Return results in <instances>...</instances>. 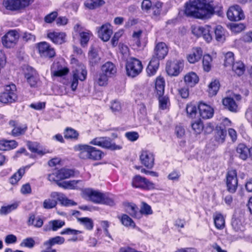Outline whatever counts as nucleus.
<instances>
[{
	"label": "nucleus",
	"mask_w": 252,
	"mask_h": 252,
	"mask_svg": "<svg viewBox=\"0 0 252 252\" xmlns=\"http://www.w3.org/2000/svg\"><path fill=\"white\" fill-rule=\"evenodd\" d=\"M211 28L210 26H207L206 27H198L195 28L192 32L194 34H195L197 36L200 37L203 36L205 34H207L210 32Z\"/></svg>",
	"instance_id": "nucleus-44"
},
{
	"label": "nucleus",
	"mask_w": 252,
	"mask_h": 252,
	"mask_svg": "<svg viewBox=\"0 0 252 252\" xmlns=\"http://www.w3.org/2000/svg\"><path fill=\"white\" fill-rule=\"evenodd\" d=\"M214 219V223L217 228L222 229L224 227L225 220L224 217L221 214H216Z\"/></svg>",
	"instance_id": "nucleus-41"
},
{
	"label": "nucleus",
	"mask_w": 252,
	"mask_h": 252,
	"mask_svg": "<svg viewBox=\"0 0 252 252\" xmlns=\"http://www.w3.org/2000/svg\"><path fill=\"white\" fill-rule=\"evenodd\" d=\"M105 3L103 0H87L85 3V6L90 9H94L103 5Z\"/></svg>",
	"instance_id": "nucleus-38"
},
{
	"label": "nucleus",
	"mask_w": 252,
	"mask_h": 252,
	"mask_svg": "<svg viewBox=\"0 0 252 252\" xmlns=\"http://www.w3.org/2000/svg\"><path fill=\"white\" fill-rule=\"evenodd\" d=\"M65 225V222L60 220H55L49 222V230L57 231Z\"/></svg>",
	"instance_id": "nucleus-39"
},
{
	"label": "nucleus",
	"mask_w": 252,
	"mask_h": 252,
	"mask_svg": "<svg viewBox=\"0 0 252 252\" xmlns=\"http://www.w3.org/2000/svg\"><path fill=\"white\" fill-rule=\"evenodd\" d=\"M58 13L56 11L52 12L45 17L44 21L47 23H51L57 17Z\"/></svg>",
	"instance_id": "nucleus-64"
},
{
	"label": "nucleus",
	"mask_w": 252,
	"mask_h": 252,
	"mask_svg": "<svg viewBox=\"0 0 252 252\" xmlns=\"http://www.w3.org/2000/svg\"><path fill=\"white\" fill-rule=\"evenodd\" d=\"M165 82L163 78L158 77L155 82V88L158 96L163 95L164 92Z\"/></svg>",
	"instance_id": "nucleus-36"
},
{
	"label": "nucleus",
	"mask_w": 252,
	"mask_h": 252,
	"mask_svg": "<svg viewBox=\"0 0 252 252\" xmlns=\"http://www.w3.org/2000/svg\"><path fill=\"white\" fill-rule=\"evenodd\" d=\"M153 5L150 0H143L141 3V8L146 12L149 11L152 9Z\"/></svg>",
	"instance_id": "nucleus-63"
},
{
	"label": "nucleus",
	"mask_w": 252,
	"mask_h": 252,
	"mask_svg": "<svg viewBox=\"0 0 252 252\" xmlns=\"http://www.w3.org/2000/svg\"><path fill=\"white\" fill-rule=\"evenodd\" d=\"M47 241L53 246L55 245H61L63 244L65 242V239L63 237L57 236L54 237L50 238Z\"/></svg>",
	"instance_id": "nucleus-54"
},
{
	"label": "nucleus",
	"mask_w": 252,
	"mask_h": 252,
	"mask_svg": "<svg viewBox=\"0 0 252 252\" xmlns=\"http://www.w3.org/2000/svg\"><path fill=\"white\" fill-rule=\"evenodd\" d=\"M47 37L54 43L62 44L65 42L66 34L63 32H49Z\"/></svg>",
	"instance_id": "nucleus-23"
},
{
	"label": "nucleus",
	"mask_w": 252,
	"mask_h": 252,
	"mask_svg": "<svg viewBox=\"0 0 252 252\" xmlns=\"http://www.w3.org/2000/svg\"><path fill=\"white\" fill-rule=\"evenodd\" d=\"M126 69L127 75L133 78L142 72L143 65L139 60L131 57L127 60Z\"/></svg>",
	"instance_id": "nucleus-5"
},
{
	"label": "nucleus",
	"mask_w": 252,
	"mask_h": 252,
	"mask_svg": "<svg viewBox=\"0 0 252 252\" xmlns=\"http://www.w3.org/2000/svg\"><path fill=\"white\" fill-rule=\"evenodd\" d=\"M27 146L29 149L32 153H36L40 155H43L46 153L38 149L39 144L37 142H32L28 141L27 142Z\"/></svg>",
	"instance_id": "nucleus-43"
},
{
	"label": "nucleus",
	"mask_w": 252,
	"mask_h": 252,
	"mask_svg": "<svg viewBox=\"0 0 252 252\" xmlns=\"http://www.w3.org/2000/svg\"><path fill=\"white\" fill-rule=\"evenodd\" d=\"M80 152L79 154L80 158L86 159H90L93 160H98L102 158L103 153L96 148L86 145H80Z\"/></svg>",
	"instance_id": "nucleus-3"
},
{
	"label": "nucleus",
	"mask_w": 252,
	"mask_h": 252,
	"mask_svg": "<svg viewBox=\"0 0 252 252\" xmlns=\"http://www.w3.org/2000/svg\"><path fill=\"white\" fill-rule=\"evenodd\" d=\"M186 111L188 116L191 118L195 117L197 113L196 106L193 104H189L186 107Z\"/></svg>",
	"instance_id": "nucleus-55"
},
{
	"label": "nucleus",
	"mask_w": 252,
	"mask_h": 252,
	"mask_svg": "<svg viewBox=\"0 0 252 252\" xmlns=\"http://www.w3.org/2000/svg\"><path fill=\"white\" fill-rule=\"evenodd\" d=\"M227 131L225 128L221 126H217L215 135V140L219 144L223 143L225 139Z\"/></svg>",
	"instance_id": "nucleus-31"
},
{
	"label": "nucleus",
	"mask_w": 252,
	"mask_h": 252,
	"mask_svg": "<svg viewBox=\"0 0 252 252\" xmlns=\"http://www.w3.org/2000/svg\"><path fill=\"white\" fill-rule=\"evenodd\" d=\"M112 33V27L109 23L102 25L98 30V37L105 42L110 39Z\"/></svg>",
	"instance_id": "nucleus-20"
},
{
	"label": "nucleus",
	"mask_w": 252,
	"mask_h": 252,
	"mask_svg": "<svg viewBox=\"0 0 252 252\" xmlns=\"http://www.w3.org/2000/svg\"><path fill=\"white\" fill-rule=\"evenodd\" d=\"M74 172L73 170L66 168H62L55 173L48 175L50 181L62 180L73 176Z\"/></svg>",
	"instance_id": "nucleus-12"
},
{
	"label": "nucleus",
	"mask_w": 252,
	"mask_h": 252,
	"mask_svg": "<svg viewBox=\"0 0 252 252\" xmlns=\"http://www.w3.org/2000/svg\"><path fill=\"white\" fill-rule=\"evenodd\" d=\"M212 61V58L209 55H205L203 56L202 64L203 69L205 71L209 72L210 70Z\"/></svg>",
	"instance_id": "nucleus-46"
},
{
	"label": "nucleus",
	"mask_w": 252,
	"mask_h": 252,
	"mask_svg": "<svg viewBox=\"0 0 252 252\" xmlns=\"http://www.w3.org/2000/svg\"><path fill=\"white\" fill-rule=\"evenodd\" d=\"M226 31L220 25H217L215 29L216 39L218 41L223 42L225 40Z\"/></svg>",
	"instance_id": "nucleus-35"
},
{
	"label": "nucleus",
	"mask_w": 252,
	"mask_h": 252,
	"mask_svg": "<svg viewBox=\"0 0 252 252\" xmlns=\"http://www.w3.org/2000/svg\"><path fill=\"white\" fill-rule=\"evenodd\" d=\"M122 223L126 226L134 227L135 224L133 220L127 215L124 214L121 217H119Z\"/></svg>",
	"instance_id": "nucleus-48"
},
{
	"label": "nucleus",
	"mask_w": 252,
	"mask_h": 252,
	"mask_svg": "<svg viewBox=\"0 0 252 252\" xmlns=\"http://www.w3.org/2000/svg\"><path fill=\"white\" fill-rule=\"evenodd\" d=\"M52 246L48 241H45L41 246L42 249L40 252H57L56 250L52 248Z\"/></svg>",
	"instance_id": "nucleus-58"
},
{
	"label": "nucleus",
	"mask_w": 252,
	"mask_h": 252,
	"mask_svg": "<svg viewBox=\"0 0 252 252\" xmlns=\"http://www.w3.org/2000/svg\"><path fill=\"white\" fill-rule=\"evenodd\" d=\"M80 43L82 46L85 47L90 40V35L89 32H82L80 33Z\"/></svg>",
	"instance_id": "nucleus-59"
},
{
	"label": "nucleus",
	"mask_w": 252,
	"mask_h": 252,
	"mask_svg": "<svg viewBox=\"0 0 252 252\" xmlns=\"http://www.w3.org/2000/svg\"><path fill=\"white\" fill-rule=\"evenodd\" d=\"M203 55V51L201 48H193L191 52L187 56L188 61L190 63H194L199 61Z\"/></svg>",
	"instance_id": "nucleus-28"
},
{
	"label": "nucleus",
	"mask_w": 252,
	"mask_h": 252,
	"mask_svg": "<svg viewBox=\"0 0 252 252\" xmlns=\"http://www.w3.org/2000/svg\"><path fill=\"white\" fill-rule=\"evenodd\" d=\"M191 128L196 134H200L203 129V125L200 120L191 123Z\"/></svg>",
	"instance_id": "nucleus-50"
},
{
	"label": "nucleus",
	"mask_w": 252,
	"mask_h": 252,
	"mask_svg": "<svg viewBox=\"0 0 252 252\" xmlns=\"http://www.w3.org/2000/svg\"><path fill=\"white\" fill-rule=\"evenodd\" d=\"M232 69L233 71L239 76L242 75L246 70L245 66L241 61H237L233 63Z\"/></svg>",
	"instance_id": "nucleus-34"
},
{
	"label": "nucleus",
	"mask_w": 252,
	"mask_h": 252,
	"mask_svg": "<svg viewBox=\"0 0 252 252\" xmlns=\"http://www.w3.org/2000/svg\"><path fill=\"white\" fill-rule=\"evenodd\" d=\"M139 213L140 214V217L142 215H149L153 214V211L151 207L147 203L145 202L142 203V206L141 207Z\"/></svg>",
	"instance_id": "nucleus-49"
},
{
	"label": "nucleus",
	"mask_w": 252,
	"mask_h": 252,
	"mask_svg": "<svg viewBox=\"0 0 252 252\" xmlns=\"http://www.w3.org/2000/svg\"><path fill=\"white\" fill-rule=\"evenodd\" d=\"M214 12V8L208 0H194L185 5V14L188 17L206 19Z\"/></svg>",
	"instance_id": "nucleus-1"
},
{
	"label": "nucleus",
	"mask_w": 252,
	"mask_h": 252,
	"mask_svg": "<svg viewBox=\"0 0 252 252\" xmlns=\"http://www.w3.org/2000/svg\"><path fill=\"white\" fill-rule=\"evenodd\" d=\"M27 70L28 72L25 73V76L28 83L31 87H37L39 82V78L36 71L31 67H28Z\"/></svg>",
	"instance_id": "nucleus-22"
},
{
	"label": "nucleus",
	"mask_w": 252,
	"mask_h": 252,
	"mask_svg": "<svg viewBox=\"0 0 252 252\" xmlns=\"http://www.w3.org/2000/svg\"><path fill=\"white\" fill-rule=\"evenodd\" d=\"M25 174V169L20 168L18 171L14 174L9 179V182L12 185L16 184Z\"/></svg>",
	"instance_id": "nucleus-42"
},
{
	"label": "nucleus",
	"mask_w": 252,
	"mask_h": 252,
	"mask_svg": "<svg viewBox=\"0 0 252 252\" xmlns=\"http://www.w3.org/2000/svg\"><path fill=\"white\" fill-rule=\"evenodd\" d=\"M222 104L225 108L231 112L238 111V106L235 100L231 97H226L222 99Z\"/></svg>",
	"instance_id": "nucleus-29"
},
{
	"label": "nucleus",
	"mask_w": 252,
	"mask_h": 252,
	"mask_svg": "<svg viewBox=\"0 0 252 252\" xmlns=\"http://www.w3.org/2000/svg\"><path fill=\"white\" fill-rule=\"evenodd\" d=\"M226 179L227 190L231 193H234L236 191L238 186L236 171L235 170L228 171Z\"/></svg>",
	"instance_id": "nucleus-10"
},
{
	"label": "nucleus",
	"mask_w": 252,
	"mask_h": 252,
	"mask_svg": "<svg viewBox=\"0 0 252 252\" xmlns=\"http://www.w3.org/2000/svg\"><path fill=\"white\" fill-rule=\"evenodd\" d=\"M159 64V62L157 59H151L146 69L149 76L154 75L156 73Z\"/></svg>",
	"instance_id": "nucleus-33"
},
{
	"label": "nucleus",
	"mask_w": 252,
	"mask_h": 252,
	"mask_svg": "<svg viewBox=\"0 0 252 252\" xmlns=\"http://www.w3.org/2000/svg\"><path fill=\"white\" fill-rule=\"evenodd\" d=\"M35 245V241L32 238L29 237L24 239L20 244L21 247L32 248Z\"/></svg>",
	"instance_id": "nucleus-57"
},
{
	"label": "nucleus",
	"mask_w": 252,
	"mask_h": 252,
	"mask_svg": "<svg viewBox=\"0 0 252 252\" xmlns=\"http://www.w3.org/2000/svg\"><path fill=\"white\" fill-rule=\"evenodd\" d=\"M73 78L71 84V88L72 91L76 90L78 85V80L84 81L87 75V70L86 66L82 63L78 64V66L72 71Z\"/></svg>",
	"instance_id": "nucleus-6"
},
{
	"label": "nucleus",
	"mask_w": 252,
	"mask_h": 252,
	"mask_svg": "<svg viewBox=\"0 0 252 252\" xmlns=\"http://www.w3.org/2000/svg\"><path fill=\"white\" fill-rule=\"evenodd\" d=\"M199 81V78L197 74L190 72L184 76V82L185 84L190 87H194Z\"/></svg>",
	"instance_id": "nucleus-30"
},
{
	"label": "nucleus",
	"mask_w": 252,
	"mask_h": 252,
	"mask_svg": "<svg viewBox=\"0 0 252 252\" xmlns=\"http://www.w3.org/2000/svg\"><path fill=\"white\" fill-rule=\"evenodd\" d=\"M84 192L91 201L96 204L101 203L103 193L89 189H86Z\"/></svg>",
	"instance_id": "nucleus-26"
},
{
	"label": "nucleus",
	"mask_w": 252,
	"mask_h": 252,
	"mask_svg": "<svg viewBox=\"0 0 252 252\" xmlns=\"http://www.w3.org/2000/svg\"><path fill=\"white\" fill-rule=\"evenodd\" d=\"M141 163L148 168H152L154 164V155L149 151H142L140 156Z\"/></svg>",
	"instance_id": "nucleus-18"
},
{
	"label": "nucleus",
	"mask_w": 252,
	"mask_h": 252,
	"mask_svg": "<svg viewBox=\"0 0 252 252\" xmlns=\"http://www.w3.org/2000/svg\"><path fill=\"white\" fill-rule=\"evenodd\" d=\"M168 53V48L166 45L163 42L158 43L154 49L152 59L160 60L163 59Z\"/></svg>",
	"instance_id": "nucleus-17"
},
{
	"label": "nucleus",
	"mask_w": 252,
	"mask_h": 252,
	"mask_svg": "<svg viewBox=\"0 0 252 252\" xmlns=\"http://www.w3.org/2000/svg\"><path fill=\"white\" fill-rule=\"evenodd\" d=\"M90 144L99 146L103 148L112 150H119L121 149L120 146L112 142V140L108 137H97L92 139Z\"/></svg>",
	"instance_id": "nucleus-9"
},
{
	"label": "nucleus",
	"mask_w": 252,
	"mask_h": 252,
	"mask_svg": "<svg viewBox=\"0 0 252 252\" xmlns=\"http://www.w3.org/2000/svg\"><path fill=\"white\" fill-rule=\"evenodd\" d=\"M90 65L92 66L98 65L101 61V58L95 50H91L89 54Z\"/></svg>",
	"instance_id": "nucleus-32"
},
{
	"label": "nucleus",
	"mask_w": 252,
	"mask_h": 252,
	"mask_svg": "<svg viewBox=\"0 0 252 252\" xmlns=\"http://www.w3.org/2000/svg\"><path fill=\"white\" fill-rule=\"evenodd\" d=\"M68 72V69L63 67L59 62L54 63L51 67V72L55 76L62 77L66 75Z\"/></svg>",
	"instance_id": "nucleus-25"
},
{
	"label": "nucleus",
	"mask_w": 252,
	"mask_h": 252,
	"mask_svg": "<svg viewBox=\"0 0 252 252\" xmlns=\"http://www.w3.org/2000/svg\"><path fill=\"white\" fill-rule=\"evenodd\" d=\"M19 38V34L16 30L8 32L1 39L2 44L7 48L13 47Z\"/></svg>",
	"instance_id": "nucleus-14"
},
{
	"label": "nucleus",
	"mask_w": 252,
	"mask_h": 252,
	"mask_svg": "<svg viewBox=\"0 0 252 252\" xmlns=\"http://www.w3.org/2000/svg\"><path fill=\"white\" fill-rule=\"evenodd\" d=\"M112 206L114 205V200L112 195L103 193L101 203Z\"/></svg>",
	"instance_id": "nucleus-52"
},
{
	"label": "nucleus",
	"mask_w": 252,
	"mask_h": 252,
	"mask_svg": "<svg viewBox=\"0 0 252 252\" xmlns=\"http://www.w3.org/2000/svg\"><path fill=\"white\" fill-rule=\"evenodd\" d=\"M227 16L228 19L232 21H238L245 17L241 8L238 5L231 6L228 9Z\"/></svg>",
	"instance_id": "nucleus-13"
},
{
	"label": "nucleus",
	"mask_w": 252,
	"mask_h": 252,
	"mask_svg": "<svg viewBox=\"0 0 252 252\" xmlns=\"http://www.w3.org/2000/svg\"><path fill=\"white\" fill-rule=\"evenodd\" d=\"M220 88V82L218 80H215L212 81L209 86V93L212 95H216Z\"/></svg>",
	"instance_id": "nucleus-47"
},
{
	"label": "nucleus",
	"mask_w": 252,
	"mask_h": 252,
	"mask_svg": "<svg viewBox=\"0 0 252 252\" xmlns=\"http://www.w3.org/2000/svg\"><path fill=\"white\" fill-rule=\"evenodd\" d=\"M50 196L51 198L46 199L43 202V207L45 209H51L55 208L57 205L58 201L65 206H74L77 204L76 202L68 199L63 193L61 192H52Z\"/></svg>",
	"instance_id": "nucleus-2"
},
{
	"label": "nucleus",
	"mask_w": 252,
	"mask_h": 252,
	"mask_svg": "<svg viewBox=\"0 0 252 252\" xmlns=\"http://www.w3.org/2000/svg\"><path fill=\"white\" fill-rule=\"evenodd\" d=\"M15 85L11 84L6 86L5 91L0 94V101L3 103H12L17 98Z\"/></svg>",
	"instance_id": "nucleus-7"
},
{
	"label": "nucleus",
	"mask_w": 252,
	"mask_h": 252,
	"mask_svg": "<svg viewBox=\"0 0 252 252\" xmlns=\"http://www.w3.org/2000/svg\"><path fill=\"white\" fill-rule=\"evenodd\" d=\"M132 185L135 188L145 189H150L155 188L154 183L140 175H136L133 178Z\"/></svg>",
	"instance_id": "nucleus-11"
},
{
	"label": "nucleus",
	"mask_w": 252,
	"mask_h": 252,
	"mask_svg": "<svg viewBox=\"0 0 252 252\" xmlns=\"http://www.w3.org/2000/svg\"><path fill=\"white\" fill-rule=\"evenodd\" d=\"M82 231L71 229L70 228H66L63 230L61 232L60 234L61 235H72L73 236H76L79 234L82 233Z\"/></svg>",
	"instance_id": "nucleus-60"
},
{
	"label": "nucleus",
	"mask_w": 252,
	"mask_h": 252,
	"mask_svg": "<svg viewBox=\"0 0 252 252\" xmlns=\"http://www.w3.org/2000/svg\"><path fill=\"white\" fill-rule=\"evenodd\" d=\"M9 125L13 127L11 131V135L14 137L24 135L28 129L26 125H22L15 120H10Z\"/></svg>",
	"instance_id": "nucleus-19"
},
{
	"label": "nucleus",
	"mask_w": 252,
	"mask_h": 252,
	"mask_svg": "<svg viewBox=\"0 0 252 252\" xmlns=\"http://www.w3.org/2000/svg\"><path fill=\"white\" fill-rule=\"evenodd\" d=\"M64 134V137L66 139H77L79 136V133L76 130L69 127L65 129Z\"/></svg>",
	"instance_id": "nucleus-45"
},
{
	"label": "nucleus",
	"mask_w": 252,
	"mask_h": 252,
	"mask_svg": "<svg viewBox=\"0 0 252 252\" xmlns=\"http://www.w3.org/2000/svg\"><path fill=\"white\" fill-rule=\"evenodd\" d=\"M32 0H3L2 4L7 10L18 11L28 6Z\"/></svg>",
	"instance_id": "nucleus-8"
},
{
	"label": "nucleus",
	"mask_w": 252,
	"mask_h": 252,
	"mask_svg": "<svg viewBox=\"0 0 252 252\" xmlns=\"http://www.w3.org/2000/svg\"><path fill=\"white\" fill-rule=\"evenodd\" d=\"M158 100L159 108L163 110L165 109L169 102L168 97L166 96H158Z\"/></svg>",
	"instance_id": "nucleus-61"
},
{
	"label": "nucleus",
	"mask_w": 252,
	"mask_h": 252,
	"mask_svg": "<svg viewBox=\"0 0 252 252\" xmlns=\"http://www.w3.org/2000/svg\"><path fill=\"white\" fill-rule=\"evenodd\" d=\"M198 109L200 116L202 119H210L214 115V109L210 105L205 103L200 102L198 105Z\"/></svg>",
	"instance_id": "nucleus-21"
},
{
	"label": "nucleus",
	"mask_w": 252,
	"mask_h": 252,
	"mask_svg": "<svg viewBox=\"0 0 252 252\" xmlns=\"http://www.w3.org/2000/svg\"><path fill=\"white\" fill-rule=\"evenodd\" d=\"M101 73L98 78L97 83L99 86L105 85L109 78L114 76L117 72L115 65L111 62L103 64L101 68Z\"/></svg>",
	"instance_id": "nucleus-4"
},
{
	"label": "nucleus",
	"mask_w": 252,
	"mask_h": 252,
	"mask_svg": "<svg viewBox=\"0 0 252 252\" xmlns=\"http://www.w3.org/2000/svg\"><path fill=\"white\" fill-rule=\"evenodd\" d=\"M17 204L14 203L11 205H8L5 206H2L0 209V215H7L10 213L12 211L16 209L17 208Z\"/></svg>",
	"instance_id": "nucleus-51"
},
{
	"label": "nucleus",
	"mask_w": 252,
	"mask_h": 252,
	"mask_svg": "<svg viewBox=\"0 0 252 252\" xmlns=\"http://www.w3.org/2000/svg\"><path fill=\"white\" fill-rule=\"evenodd\" d=\"M39 53L43 57L51 58L55 56V52L54 48L46 42H41L37 44Z\"/></svg>",
	"instance_id": "nucleus-16"
},
{
	"label": "nucleus",
	"mask_w": 252,
	"mask_h": 252,
	"mask_svg": "<svg viewBox=\"0 0 252 252\" xmlns=\"http://www.w3.org/2000/svg\"><path fill=\"white\" fill-rule=\"evenodd\" d=\"M232 226L236 232H241L244 230V227L241 221L238 219H234L232 221Z\"/></svg>",
	"instance_id": "nucleus-56"
},
{
	"label": "nucleus",
	"mask_w": 252,
	"mask_h": 252,
	"mask_svg": "<svg viewBox=\"0 0 252 252\" xmlns=\"http://www.w3.org/2000/svg\"><path fill=\"white\" fill-rule=\"evenodd\" d=\"M77 220L86 229L89 230L93 229L94 222L91 219L87 217L78 218Z\"/></svg>",
	"instance_id": "nucleus-40"
},
{
	"label": "nucleus",
	"mask_w": 252,
	"mask_h": 252,
	"mask_svg": "<svg viewBox=\"0 0 252 252\" xmlns=\"http://www.w3.org/2000/svg\"><path fill=\"white\" fill-rule=\"evenodd\" d=\"M183 67V63L179 61H168L166 65V71L170 76H178Z\"/></svg>",
	"instance_id": "nucleus-15"
},
{
	"label": "nucleus",
	"mask_w": 252,
	"mask_h": 252,
	"mask_svg": "<svg viewBox=\"0 0 252 252\" xmlns=\"http://www.w3.org/2000/svg\"><path fill=\"white\" fill-rule=\"evenodd\" d=\"M250 153V149L243 143H240L236 148V156L243 160L248 158Z\"/></svg>",
	"instance_id": "nucleus-27"
},
{
	"label": "nucleus",
	"mask_w": 252,
	"mask_h": 252,
	"mask_svg": "<svg viewBox=\"0 0 252 252\" xmlns=\"http://www.w3.org/2000/svg\"><path fill=\"white\" fill-rule=\"evenodd\" d=\"M163 3L157 1L152 6V18L155 20H159L161 15H164L167 12V9H163Z\"/></svg>",
	"instance_id": "nucleus-24"
},
{
	"label": "nucleus",
	"mask_w": 252,
	"mask_h": 252,
	"mask_svg": "<svg viewBox=\"0 0 252 252\" xmlns=\"http://www.w3.org/2000/svg\"><path fill=\"white\" fill-rule=\"evenodd\" d=\"M189 87L185 84V86L178 89L179 93L183 98L188 97L189 95Z\"/></svg>",
	"instance_id": "nucleus-62"
},
{
	"label": "nucleus",
	"mask_w": 252,
	"mask_h": 252,
	"mask_svg": "<svg viewBox=\"0 0 252 252\" xmlns=\"http://www.w3.org/2000/svg\"><path fill=\"white\" fill-rule=\"evenodd\" d=\"M127 212L132 217L137 219L140 218V214L138 212V208L133 203H127L126 206Z\"/></svg>",
	"instance_id": "nucleus-37"
},
{
	"label": "nucleus",
	"mask_w": 252,
	"mask_h": 252,
	"mask_svg": "<svg viewBox=\"0 0 252 252\" xmlns=\"http://www.w3.org/2000/svg\"><path fill=\"white\" fill-rule=\"evenodd\" d=\"M234 54L231 52H228L225 55L224 65L225 66H231L234 63Z\"/></svg>",
	"instance_id": "nucleus-53"
}]
</instances>
